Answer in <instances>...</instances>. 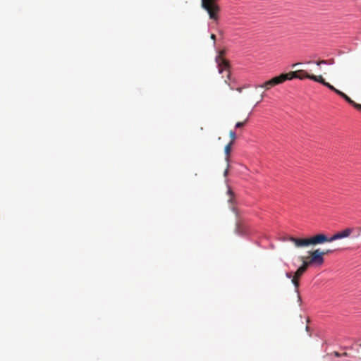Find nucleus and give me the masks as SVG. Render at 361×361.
I'll use <instances>...</instances> for the list:
<instances>
[{
  "label": "nucleus",
  "mask_w": 361,
  "mask_h": 361,
  "mask_svg": "<svg viewBox=\"0 0 361 361\" xmlns=\"http://www.w3.org/2000/svg\"><path fill=\"white\" fill-rule=\"evenodd\" d=\"M211 38H212L213 40H214V41H215V39H216V35H215L214 34H212V35H211Z\"/></svg>",
  "instance_id": "nucleus-21"
},
{
  "label": "nucleus",
  "mask_w": 361,
  "mask_h": 361,
  "mask_svg": "<svg viewBox=\"0 0 361 361\" xmlns=\"http://www.w3.org/2000/svg\"><path fill=\"white\" fill-rule=\"evenodd\" d=\"M313 264L312 262H310V258L309 257V260H304L302 262V264L298 268L301 271L305 273L307 268L311 265Z\"/></svg>",
  "instance_id": "nucleus-11"
},
{
  "label": "nucleus",
  "mask_w": 361,
  "mask_h": 361,
  "mask_svg": "<svg viewBox=\"0 0 361 361\" xmlns=\"http://www.w3.org/2000/svg\"><path fill=\"white\" fill-rule=\"evenodd\" d=\"M310 79L314 81L319 82L322 84L323 85L327 87L331 90H334V87L331 85L330 83L325 81V80L323 78V77L320 75H310Z\"/></svg>",
  "instance_id": "nucleus-8"
},
{
  "label": "nucleus",
  "mask_w": 361,
  "mask_h": 361,
  "mask_svg": "<svg viewBox=\"0 0 361 361\" xmlns=\"http://www.w3.org/2000/svg\"><path fill=\"white\" fill-rule=\"evenodd\" d=\"M247 121V119H245L244 121L242 122H237L235 124V128H238L243 127L246 124Z\"/></svg>",
  "instance_id": "nucleus-15"
},
{
  "label": "nucleus",
  "mask_w": 361,
  "mask_h": 361,
  "mask_svg": "<svg viewBox=\"0 0 361 361\" xmlns=\"http://www.w3.org/2000/svg\"><path fill=\"white\" fill-rule=\"evenodd\" d=\"M223 51H221L216 58V62L218 65L219 72V73H222L223 72L226 73V77L228 79L230 78V65L228 61L226 60L223 56Z\"/></svg>",
  "instance_id": "nucleus-3"
},
{
  "label": "nucleus",
  "mask_w": 361,
  "mask_h": 361,
  "mask_svg": "<svg viewBox=\"0 0 361 361\" xmlns=\"http://www.w3.org/2000/svg\"><path fill=\"white\" fill-rule=\"evenodd\" d=\"M297 65H298V63H295V64H293V67H295V66H297Z\"/></svg>",
  "instance_id": "nucleus-28"
},
{
  "label": "nucleus",
  "mask_w": 361,
  "mask_h": 361,
  "mask_svg": "<svg viewBox=\"0 0 361 361\" xmlns=\"http://www.w3.org/2000/svg\"><path fill=\"white\" fill-rule=\"evenodd\" d=\"M310 75L311 74H309L304 70H298L288 73L289 80L293 78H298L300 80H303L305 78L310 79Z\"/></svg>",
  "instance_id": "nucleus-7"
},
{
  "label": "nucleus",
  "mask_w": 361,
  "mask_h": 361,
  "mask_svg": "<svg viewBox=\"0 0 361 361\" xmlns=\"http://www.w3.org/2000/svg\"><path fill=\"white\" fill-rule=\"evenodd\" d=\"M228 169H226L225 170V171H224V176H227V174H228Z\"/></svg>",
  "instance_id": "nucleus-23"
},
{
  "label": "nucleus",
  "mask_w": 361,
  "mask_h": 361,
  "mask_svg": "<svg viewBox=\"0 0 361 361\" xmlns=\"http://www.w3.org/2000/svg\"><path fill=\"white\" fill-rule=\"evenodd\" d=\"M333 252L332 250H322V253H324V256L326 255H328L329 253H331Z\"/></svg>",
  "instance_id": "nucleus-18"
},
{
  "label": "nucleus",
  "mask_w": 361,
  "mask_h": 361,
  "mask_svg": "<svg viewBox=\"0 0 361 361\" xmlns=\"http://www.w3.org/2000/svg\"><path fill=\"white\" fill-rule=\"evenodd\" d=\"M353 228H348L345 230H343V231L334 234L331 238H329L326 236L327 240H326L325 243L332 242V241L338 240V239L348 237L353 233Z\"/></svg>",
  "instance_id": "nucleus-5"
},
{
  "label": "nucleus",
  "mask_w": 361,
  "mask_h": 361,
  "mask_svg": "<svg viewBox=\"0 0 361 361\" xmlns=\"http://www.w3.org/2000/svg\"><path fill=\"white\" fill-rule=\"evenodd\" d=\"M303 274L304 273L302 271H301L300 269H298L296 270V271L295 272V274L293 276V279L291 280L293 284L294 285L295 293L298 295V300L300 302H301V297L299 294V286H300L299 279L302 276Z\"/></svg>",
  "instance_id": "nucleus-6"
},
{
  "label": "nucleus",
  "mask_w": 361,
  "mask_h": 361,
  "mask_svg": "<svg viewBox=\"0 0 361 361\" xmlns=\"http://www.w3.org/2000/svg\"><path fill=\"white\" fill-rule=\"evenodd\" d=\"M225 82H226V84H228V80H225Z\"/></svg>",
  "instance_id": "nucleus-27"
},
{
  "label": "nucleus",
  "mask_w": 361,
  "mask_h": 361,
  "mask_svg": "<svg viewBox=\"0 0 361 361\" xmlns=\"http://www.w3.org/2000/svg\"><path fill=\"white\" fill-rule=\"evenodd\" d=\"M236 90L238 92H241L242 90H243V88L242 87H238L236 88Z\"/></svg>",
  "instance_id": "nucleus-22"
},
{
  "label": "nucleus",
  "mask_w": 361,
  "mask_h": 361,
  "mask_svg": "<svg viewBox=\"0 0 361 361\" xmlns=\"http://www.w3.org/2000/svg\"><path fill=\"white\" fill-rule=\"evenodd\" d=\"M327 63H329V61L326 60H321L316 61V64L317 66H320L321 64H327Z\"/></svg>",
  "instance_id": "nucleus-16"
},
{
  "label": "nucleus",
  "mask_w": 361,
  "mask_h": 361,
  "mask_svg": "<svg viewBox=\"0 0 361 361\" xmlns=\"http://www.w3.org/2000/svg\"><path fill=\"white\" fill-rule=\"evenodd\" d=\"M328 61H329V63H327V65H331V64L334 63V59H329Z\"/></svg>",
  "instance_id": "nucleus-20"
},
{
  "label": "nucleus",
  "mask_w": 361,
  "mask_h": 361,
  "mask_svg": "<svg viewBox=\"0 0 361 361\" xmlns=\"http://www.w3.org/2000/svg\"><path fill=\"white\" fill-rule=\"evenodd\" d=\"M334 355L336 356V357H339L340 356V354L337 352H334Z\"/></svg>",
  "instance_id": "nucleus-24"
},
{
  "label": "nucleus",
  "mask_w": 361,
  "mask_h": 361,
  "mask_svg": "<svg viewBox=\"0 0 361 361\" xmlns=\"http://www.w3.org/2000/svg\"><path fill=\"white\" fill-rule=\"evenodd\" d=\"M310 262L317 265H322L324 262V253H322L320 249H317L310 252Z\"/></svg>",
  "instance_id": "nucleus-4"
},
{
  "label": "nucleus",
  "mask_w": 361,
  "mask_h": 361,
  "mask_svg": "<svg viewBox=\"0 0 361 361\" xmlns=\"http://www.w3.org/2000/svg\"><path fill=\"white\" fill-rule=\"evenodd\" d=\"M232 145L233 144H231V143H228V145H226L225 146L224 152H225V154L226 155V161H228Z\"/></svg>",
  "instance_id": "nucleus-13"
},
{
  "label": "nucleus",
  "mask_w": 361,
  "mask_h": 361,
  "mask_svg": "<svg viewBox=\"0 0 361 361\" xmlns=\"http://www.w3.org/2000/svg\"><path fill=\"white\" fill-rule=\"evenodd\" d=\"M229 136H230V138H231V142L229 143L233 144L234 142H235V140L236 138L235 133L234 131H233V130H231L229 132Z\"/></svg>",
  "instance_id": "nucleus-14"
},
{
  "label": "nucleus",
  "mask_w": 361,
  "mask_h": 361,
  "mask_svg": "<svg viewBox=\"0 0 361 361\" xmlns=\"http://www.w3.org/2000/svg\"><path fill=\"white\" fill-rule=\"evenodd\" d=\"M262 97H263V96L262 95L261 96V99H259V101L257 102V104L259 103L260 102H262Z\"/></svg>",
  "instance_id": "nucleus-26"
},
{
  "label": "nucleus",
  "mask_w": 361,
  "mask_h": 361,
  "mask_svg": "<svg viewBox=\"0 0 361 361\" xmlns=\"http://www.w3.org/2000/svg\"><path fill=\"white\" fill-rule=\"evenodd\" d=\"M201 6L207 12L210 19L214 21L219 20L220 7L216 3V0H202Z\"/></svg>",
  "instance_id": "nucleus-2"
},
{
  "label": "nucleus",
  "mask_w": 361,
  "mask_h": 361,
  "mask_svg": "<svg viewBox=\"0 0 361 361\" xmlns=\"http://www.w3.org/2000/svg\"><path fill=\"white\" fill-rule=\"evenodd\" d=\"M334 92L338 94L340 97L343 98L348 104L350 105L354 104V101L352 100L346 94L340 91L339 90L334 87V90H332Z\"/></svg>",
  "instance_id": "nucleus-10"
},
{
  "label": "nucleus",
  "mask_w": 361,
  "mask_h": 361,
  "mask_svg": "<svg viewBox=\"0 0 361 361\" xmlns=\"http://www.w3.org/2000/svg\"><path fill=\"white\" fill-rule=\"evenodd\" d=\"M228 192H229V194H230L231 195H233V192H232L231 190H228Z\"/></svg>",
  "instance_id": "nucleus-25"
},
{
  "label": "nucleus",
  "mask_w": 361,
  "mask_h": 361,
  "mask_svg": "<svg viewBox=\"0 0 361 361\" xmlns=\"http://www.w3.org/2000/svg\"><path fill=\"white\" fill-rule=\"evenodd\" d=\"M286 276L287 278H288V279H291V278L293 279V276L292 275V274H291L290 272H287V273L286 274Z\"/></svg>",
  "instance_id": "nucleus-19"
},
{
  "label": "nucleus",
  "mask_w": 361,
  "mask_h": 361,
  "mask_svg": "<svg viewBox=\"0 0 361 361\" xmlns=\"http://www.w3.org/2000/svg\"><path fill=\"white\" fill-rule=\"evenodd\" d=\"M271 79L269 80H267V82H264L263 84L260 85L259 87L264 88L265 90H268L271 89V87H274V83H272Z\"/></svg>",
  "instance_id": "nucleus-12"
},
{
  "label": "nucleus",
  "mask_w": 361,
  "mask_h": 361,
  "mask_svg": "<svg viewBox=\"0 0 361 361\" xmlns=\"http://www.w3.org/2000/svg\"><path fill=\"white\" fill-rule=\"evenodd\" d=\"M288 240L292 242L298 248H302L310 245L323 244L325 243L326 240H327L326 235L323 233H319L307 238H299L290 236Z\"/></svg>",
  "instance_id": "nucleus-1"
},
{
  "label": "nucleus",
  "mask_w": 361,
  "mask_h": 361,
  "mask_svg": "<svg viewBox=\"0 0 361 361\" xmlns=\"http://www.w3.org/2000/svg\"><path fill=\"white\" fill-rule=\"evenodd\" d=\"M356 109L361 111V104L354 102V104H352Z\"/></svg>",
  "instance_id": "nucleus-17"
},
{
  "label": "nucleus",
  "mask_w": 361,
  "mask_h": 361,
  "mask_svg": "<svg viewBox=\"0 0 361 361\" xmlns=\"http://www.w3.org/2000/svg\"><path fill=\"white\" fill-rule=\"evenodd\" d=\"M288 80H289L288 73H283L279 76L271 78V80L273 82L272 83H274V86L281 84Z\"/></svg>",
  "instance_id": "nucleus-9"
}]
</instances>
